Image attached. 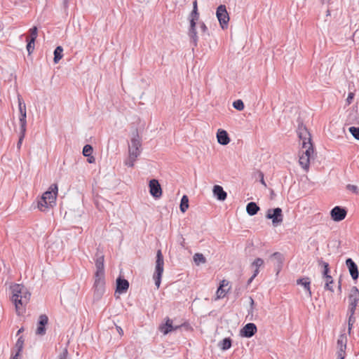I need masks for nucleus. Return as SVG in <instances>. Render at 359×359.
I'll use <instances>...</instances> for the list:
<instances>
[{"label":"nucleus","instance_id":"obj_1","mask_svg":"<svg viewBox=\"0 0 359 359\" xmlns=\"http://www.w3.org/2000/svg\"><path fill=\"white\" fill-rule=\"evenodd\" d=\"M95 267L96 271L95 273L94 278L95 282L94 287V298L97 300L100 299L104 292V255L97 249L95 254Z\"/></svg>","mask_w":359,"mask_h":359},{"label":"nucleus","instance_id":"obj_2","mask_svg":"<svg viewBox=\"0 0 359 359\" xmlns=\"http://www.w3.org/2000/svg\"><path fill=\"white\" fill-rule=\"evenodd\" d=\"M57 190V185L53 184L48 190L43 193L41 199L38 201V208L41 211H45L48 207H53L55 205Z\"/></svg>","mask_w":359,"mask_h":359},{"label":"nucleus","instance_id":"obj_3","mask_svg":"<svg viewBox=\"0 0 359 359\" xmlns=\"http://www.w3.org/2000/svg\"><path fill=\"white\" fill-rule=\"evenodd\" d=\"M299 139L302 141V154L309 158H312L314 149L311 142V135L306 127H299L298 129Z\"/></svg>","mask_w":359,"mask_h":359},{"label":"nucleus","instance_id":"obj_4","mask_svg":"<svg viewBox=\"0 0 359 359\" xmlns=\"http://www.w3.org/2000/svg\"><path fill=\"white\" fill-rule=\"evenodd\" d=\"M142 151V137L140 135L137 128H135L130 134V140L128 144V154L140 156Z\"/></svg>","mask_w":359,"mask_h":359},{"label":"nucleus","instance_id":"obj_5","mask_svg":"<svg viewBox=\"0 0 359 359\" xmlns=\"http://www.w3.org/2000/svg\"><path fill=\"white\" fill-rule=\"evenodd\" d=\"M199 19L198 11L192 10L189 15V20L190 22V27L189 29V36L191 39V43L194 47L197 46L198 44V36L196 32V22Z\"/></svg>","mask_w":359,"mask_h":359},{"label":"nucleus","instance_id":"obj_6","mask_svg":"<svg viewBox=\"0 0 359 359\" xmlns=\"http://www.w3.org/2000/svg\"><path fill=\"white\" fill-rule=\"evenodd\" d=\"M156 258V266L153 278L155 281V285L158 288L161 283L164 265L163 256L161 250H157Z\"/></svg>","mask_w":359,"mask_h":359},{"label":"nucleus","instance_id":"obj_7","mask_svg":"<svg viewBox=\"0 0 359 359\" xmlns=\"http://www.w3.org/2000/svg\"><path fill=\"white\" fill-rule=\"evenodd\" d=\"M216 16L222 29L228 27L229 22V15L225 5H219L216 11Z\"/></svg>","mask_w":359,"mask_h":359},{"label":"nucleus","instance_id":"obj_8","mask_svg":"<svg viewBox=\"0 0 359 359\" xmlns=\"http://www.w3.org/2000/svg\"><path fill=\"white\" fill-rule=\"evenodd\" d=\"M266 217L272 220L273 226H277L283 222V215L280 208H270L267 210Z\"/></svg>","mask_w":359,"mask_h":359},{"label":"nucleus","instance_id":"obj_9","mask_svg":"<svg viewBox=\"0 0 359 359\" xmlns=\"http://www.w3.org/2000/svg\"><path fill=\"white\" fill-rule=\"evenodd\" d=\"M349 305L348 309V313L355 314L356 306L359 302V290L354 286L351 288V293L348 296Z\"/></svg>","mask_w":359,"mask_h":359},{"label":"nucleus","instance_id":"obj_10","mask_svg":"<svg viewBox=\"0 0 359 359\" xmlns=\"http://www.w3.org/2000/svg\"><path fill=\"white\" fill-rule=\"evenodd\" d=\"M11 290L12 292V302L15 304L16 312L20 314V306H18L17 300L20 298L23 290H25V286L20 284H15L11 287Z\"/></svg>","mask_w":359,"mask_h":359},{"label":"nucleus","instance_id":"obj_11","mask_svg":"<svg viewBox=\"0 0 359 359\" xmlns=\"http://www.w3.org/2000/svg\"><path fill=\"white\" fill-rule=\"evenodd\" d=\"M347 215V210L341 206H335L330 211V216L334 222L342 221Z\"/></svg>","mask_w":359,"mask_h":359},{"label":"nucleus","instance_id":"obj_12","mask_svg":"<svg viewBox=\"0 0 359 359\" xmlns=\"http://www.w3.org/2000/svg\"><path fill=\"white\" fill-rule=\"evenodd\" d=\"M347 337L346 334H341L339 335L337 340V358L344 359L345 351L346 348Z\"/></svg>","mask_w":359,"mask_h":359},{"label":"nucleus","instance_id":"obj_13","mask_svg":"<svg viewBox=\"0 0 359 359\" xmlns=\"http://www.w3.org/2000/svg\"><path fill=\"white\" fill-rule=\"evenodd\" d=\"M48 323V318L46 314H41L39 317L37 326L36 330V334L43 336L46 332V325Z\"/></svg>","mask_w":359,"mask_h":359},{"label":"nucleus","instance_id":"obj_14","mask_svg":"<svg viewBox=\"0 0 359 359\" xmlns=\"http://www.w3.org/2000/svg\"><path fill=\"white\" fill-rule=\"evenodd\" d=\"M270 259L273 262L274 268L276 271V274L278 275L282 269L284 256L282 253L276 252L270 256Z\"/></svg>","mask_w":359,"mask_h":359},{"label":"nucleus","instance_id":"obj_15","mask_svg":"<svg viewBox=\"0 0 359 359\" xmlns=\"http://www.w3.org/2000/svg\"><path fill=\"white\" fill-rule=\"evenodd\" d=\"M150 194L156 198H158L162 195V189L158 181L156 179H152L149 183Z\"/></svg>","mask_w":359,"mask_h":359},{"label":"nucleus","instance_id":"obj_16","mask_svg":"<svg viewBox=\"0 0 359 359\" xmlns=\"http://www.w3.org/2000/svg\"><path fill=\"white\" fill-rule=\"evenodd\" d=\"M257 331L256 325L252 323H248L240 330V335L243 337L250 338L255 334Z\"/></svg>","mask_w":359,"mask_h":359},{"label":"nucleus","instance_id":"obj_17","mask_svg":"<svg viewBox=\"0 0 359 359\" xmlns=\"http://www.w3.org/2000/svg\"><path fill=\"white\" fill-rule=\"evenodd\" d=\"M346 266L348 269V272L353 280H356L359 276L358 267L351 258L346 259Z\"/></svg>","mask_w":359,"mask_h":359},{"label":"nucleus","instance_id":"obj_18","mask_svg":"<svg viewBox=\"0 0 359 359\" xmlns=\"http://www.w3.org/2000/svg\"><path fill=\"white\" fill-rule=\"evenodd\" d=\"M181 327L182 325H173L172 320L169 318H166L165 323L160 326L159 330L163 334H168L170 332L177 330Z\"/></svg>","mask_w":359,"mask_h":359},{"label":"nucleus","instance_id":"obj_19","mask_svg":"<svg viewBox=\"0 0 359 359\" xmlns=\"http://www.w3.org/2000/svg\"><path fill=\"white\" fill-rule=\"evenodd\" d=\"M129 287V282L121 277L116 279V293L123 294L127 292Z\"/></svg>","mask_w":359,"mask_h":359},{"label":"nucleus","instance_id":"obj_20","mask_svg":"<svg viewBox=\"0 0 359 359\" xmlns=\"http://www.w3.org/2000/svg\"><path fill=\"white\" fill-rule=\"evenodd\" d=\"M213 195L220 201H224L226 197L227 194L224 190L223 187L220 185H215L212 189Z\"/></svg>","mask_w":359,"mask_h":359},{"label":"nucleus","instance_id":"obj_21","mask_svg":"<svg viewBox=\"0 0 359 359\" xmlns=\"http://www.w3.org/2000/svg\"><path fill=\"white\" fill-rule=\"evenodd\" d=\"M217 138L218 142L222 145H226L230 142L228 133L222 129H219L217 133Z\"/></svg>","mask_w":359,"mask_h":359},{"label":"nucleus","instance_id":"obj_22","mask_svg":"<svg viewBox=\"0 0 359 359\" xmlns=\"http://www.w3.org/2000/svg\"><path fill=\"white\" fill-rule=\"evenodd\" d=\"M297 285H301L304 287V289L306 290V291L307 292L308 297L311 298L312 296V292L311 291V287H310V285H311L310 278L309 277L299 278L297 280Z\"/></svg>","mask_w":359,"mask_h":359},{"label":"nucleus","instance_id":"obj_23","mask_svg":"<svg viewBox=\"0 0 359 359\" xmlns=\"http://www.w3.org/2000/svg\"><path fill=\"white\" fill-rule=\"evenodd\" d=\"M30 297H31V293L25 287V290H23V292L22 294V295L20 296V298H19V299L17 300L18 306H20V305L23 306V305L27 304L30 299Z\"/></svg>","mask_w":359,"mask_h":359},{"label":"nucleus","instance_id":"obj_24","mask_svg":"<svg viewBox=\"0 0 359 359\" xmlns=\"http://www.w3.org/2000/svg\"><path fill=\"white\" fill-rule=\"evenodd\" d=\"M259 209V207L255 202H250L246 205V212L250 216L255 215Z\"/></svg>","mask_w":359,"mask_h":359},{"label":"nucleus","instance_id":"obj_25","mask_svg":"<svg viewBox=\"0 0 359 359\" xmlns=\"http://www.w3.org/2000/svg\"><path fill=\"white\" fill-rule=\"evenodd\" d=\"M232 340L230 337H226L219 342L218 346L222 351H226L231 347Z\"/></svg>","mask_w":359,"mask_h":359},{"label":"nucleus","instance_id":"obj_26","mask_svg":"<svg viewBox=\"0 0 359 359\" xmlns=\"http://www.w3.org/2000/svg\"><path fill=\"white\" fill-rule=\"evenodd\" d=\"M310 158H309L307 156H304V154L300 155L299 163L302 168L305 170L306 171L309 170V164H310Z\"/></svg>","mask_w":359,"mask_h":359},{"label":"nucleus","instance_id":"obj_27","mask_svg":"<svg viewBox=\"0 0 359 359\" xmlns=\"http://www.w3.org/2000/svg\"><path fill=\"white\" fill-rule=\"evenodd\" d=\"M63 48L62 46H59L55 48L54 50V57H53V62L55 64H57L59 62V61L62 59L63 54Z\"/></svg>","mask_w":359,"mask_h":359},{"label":"nucleus","instance_id":"obj_28","mask_svg":"<svg viewBox=\"0 0 359 359\" xmlns=\"http://www.w3.org/2000/svg\"><path fill=\"white\" fill-rule=\"evenodd\" d=\"M20 131L26 132L27 130V114H22L19 116Z\"/></svg>","mask_w":359,"mask_h":359},{"label":"nucleus","instance_id":"obj_29","mask_svg":"<svg viewBox=\"0 0 359 359\" xmlns=\"http://www.w3.org/2000/svg\"><path fill=\"white\" fill-rule=\"evenodd\" d=\"M189 208V198L187 195H184L180 201V209L182 212H185Z\"/></svg>","mask_w":359,"mask_h":359},{"label":"nucleus","instance_id":"obj_30","mask_svg":"<svg viewBox=\"0 0 359 359\" xmlns=\"http://www.w3.org/2000/svg\"><path fill=\"white\" fill-rule=\"evenodd\" d=\"M37 35L38 28L37 27L34 26L29 29V36L27 38V39L31 41V43H35Z\"/></svg>","mask_w":359,"mask_h":359},{"label":"nucleus","instance_id":"obj_31","mask_svg":"<svg viewBox=\"0 0 359 359\" xmlns=\"http://www.w3.org/2000/svg\"><path fill=\"white\" fill-rule=\"evenodd\" d=\"M318 264L323 268V278L330 276L328 274L330 272V266L327 262L323 261L322 259L318 261Z\"/></svg>","mask_w":359,"mask_h":359},{"label":"nucleus","instance_id":"obj_32","mask_svg":"<svg viewBox=\"0 0 359 359\" xmlns=\"http://www.w3.org/2000/svg\"><path fill=\"white\" fill-rule=\"evenodd\" d=\"M194 261L196 265H200L201 264H205L206 262V259L201 253H196L194 257Z\"/></svg>","mask_w":359,"mask_h":359},{"label":"nucleus","instance_id":"obj_33","mask_svg":"<svg viewBox=\"0 0 359 359\" xmlns=\"http://www.w3.org/2000/svg\"><path fill=\"white\" fill-rule=\"evenodd\" d=\"M137 158L138 156H137V155H134L133 154L132 155L128 154V158L125 161L124 163L128 167L132 168L134 166L135 162L136 161Z\"/></svg>","mask_w":359,"mask_h":359},{"label":"nucleus","instance_id":"obj_34","mask_svg":"<svg viewBox=\"0 0 359 359\" xmlns=\"http://www.w3.org/2000/svg\"><path fill=\"white\" fill-rule=\"evenodd\" d=\"M347 315L348 316V332L350 334L351 333V330L353 326V324L355 322V318L354 316V314H351V313H347Z\"/></svg>","mask_w":359,"mask_h":359},{"label":"nucleus","instance_id":"obj_35","mask_svg":"<svg viewBox=\"0 0 359 359\" xmlns=\"http://www.w3.org/2000/svg\"><path fill=\"white\" fill-rule=\"evenodd\" d=\"M326 280L325 285V289L327 290H330V292H333L334 289L332 287L333 284V279L331 276L324 278Z\"/></svg>","mask_w":359,"mask_h":359},{"label":"nucleus","instance_id":"obj_36","mask_svg":"<svg viewBox=\"0 0 359 359\" xmlns=\"http://www.w3.org/2000/svg\"><path fill=\"white\" fill-rule=\"evenodd\" d=\"M93 147L90 144H86L83 148V155L86 157H90L93 153Z\"/></svg>","mask_w":359,"mask_h":359},{"label":"nucleus","instance_id":"obj_37","mask_svg":"<svg viewBox=\"0 0 359 359\" xmlns=\"http://www.w3.org/2000/svg\"><path fill=\"white\" fill-rule=\"evenodd\" d=\"M264 260L262 258L255 259L251 264V267L259 269L264 265Z\"/></svg>","mask_w":359,"mask_h":359},{"label":"nucleus","instance_id":"obj_38","mask_svg":"<svg viewBox=\"0 0 359 359\" xmlns=\"http://www.w3.org/2000/svg\"><path fill=\"white\" fill-rule=\"evenodd\" d=\"M18 107H19L20 114H27L25 103L24 102L22 99L20 98V97H18Z\"/></svg>","mask_w":359,"mask_h":359},{"label":"nucleus","instance_id":"obj_39","mask_svg":"<svg viewBox=\"0 0 359 359\" xmlns=\"http://www.w3.org/2000/svg\"><path fill=\"white\" fill-rule=\"evenodd\" d=\"M24 341L25 340L22 336L18 339L15 346V347L17 349V351L22 352L24 346Z\"/></svg>","mask_w":359,"mask_h":359},{"label":"nucleus","instance_id":"obj_40","mask_svg":"<svg viewBox=\"0 0 359 359\" xmlns=\"http://www.w3.org/2000/svg\"><path fill=\"white\" fill-rule=\"evenodd\" d=\"M350 133L354 137L355 139L359 140V128L351 126L348 128Z\"/></svg>","mask_w":359,"mask_h":359},{"label":"nucleus","instance_id":"obj_41","mask_svg":"<svg viewBox=\"0 0 359 359\" xmlns=\"http://www.w3.org/2000/svg\"><path fill=\"white\" fill-rule=\"evenodd\" d=\"M233 107L238 111H242L244 109L245 105L241 100H237L233 102Z\"/></svg>","mask_w":359,"mask_h":359},{"label":"nucleus","instance_id":"obj_42","mask_svg":"<svg viewBox=\"0 0 359 359\" xmlns=\"http://www.w3.org/2000/svg\"><path fill=\"white\" fill-rule=\"evenodd\" d=\"M226 292H227V291L225 289L219 287L216 292L217 299L224 298L225 297Z\"/></svg>","mask_w":359,"mask_h":359},{"label":"nucleus","instance_id":"obj_43","mask_svg":"<svg viewBox=\"0 0 359 359\" xmlns=\"http://www.w3.org/2000/svg\"><path fill=\"white\" fill-rule=\"evenodd\" d=\"M27 50L29 54H31L34 49V43H31V41L27 39Z\"/></svg>","mask_w":359,"mask_h":359},{"label":"nucleus","instance_id":"obj_44","mask_svg":"<svg viewBox=\"0 0 359 359\" xmlns=\"http://www.w3.org/2000/svg\"><path fill=\"white\" fill-rule=\"evenodd\" d=\"M25 133L26 132H23L22 133V132L20 131V137H19L18 142L17 143V148H18V149H20V147H21L23 139L25 138Z\"/></svg>","mask_w":359,"mask_h":359},{"label":"nucleus","instance_id":"obj_45","mask_svg":"<svg viewBox=\"0 0 359 359\" xmlns=\"http://www.w3.org/2000/svg\"><path fill=\"white\" fill-rule=\"evenodd\" d=\"M346 189L355 194H358V188L355 185L349 184L346 186Z\"/></svg>","mask_w":359,"mask_h":359},{"label":"nucleus","instance_id":"obj_46","mask_svg":"<svg viewBox=\"0 0 359 359\" xmlns=\"http://www.w3.org/2000/svg\"><path fill=\"white\" fill-rule=\"evenodd\" d=\"M257 173H258V176H259V179H260V182H261L264 186L266 187V183H265L264 179V173H263L262 171H260V170H259V171L257 172Z\"/></svg>","mask_w":359,"mask_h":359},{"label":"nucleus","instance_id":"obj_47","mask_svg":"<svg viewBox=\"0 0 359 359\" xmlns=\"http://www.w3.org/2000/svg\"><path fill=\"white\" fill-rule=\"evenodd\" d=\"M68 352L67 349H65L62 353H61L59 356L58 359H68L67 358Z\"/></svg>","mask_w":359,"mask_h":359},{"label":"nucleus","instance_id":"obj_48","mask_svg":"<svg viewBox=\"0 0 359 359\" xmlns=\"http://www.w3.org/2000/svg\"><path fill=\"white\" fill-rule=\"evenodd\" d=\"M353 97H354V93H349L348 95V97L346 98V102L348 103V104H350L352 102Z\"/></svg>","mask_w":359,"mask_h":359},{"label":"nucleus","instance_id":"obj_49","mask_svg":"<svg viewBox=\"0 0 359 359\" xmlns=\"http://www.w3.org/2000/svg\"><path fill=\"white\" fill-rule=\"evenodd\" d=\"M200 28L202 32L206 33L208 32V27L203 22H200Z\"/></svg>","mask_w":359,"mask_h":359},{"label":"nucleus","instance_id":"obj_50","mask_svg":"<svg viewBox=\"0 0 359 359\" xmlns=\"http://www.w3.org/2000/svg\"><path fill=\"white\" fill-rule=\"evenodd\" d=\"M229 284V282L226 281V280H223L220 284H219V287H222V288H224L225 286H227Z\"/></svg>","mask_w":359,"mask_h":359},{"label":"nucleus","instance_id":"obj_51","mask_svg":"<svg viewBox=\"0 0 359 359\" xmlns=\"http://www.w3.org/2000/svg\"><path fill=\"white\" fill-rule=\"evenodd\" d=\"M259 270L257 269H255L254 271H253V273H252V278H255L257 275L259 274Z\"/></svg>","mask_w":359,"mask_h":359},{"label":"nucleus","instance_id":"obj_52","mask_svg":"<svg viewBox=\"0 0 359 359\" xmlns=\"http://www.w3.org/2000/svg\"><path fill=\"white\" fill-rule=\"evenodd\" d=\"M192 10H196V11H198V4H197V0H194L193 1V9Z\"/></svg>","mask_w":359,"mask_h":359},{"label":"nucleus","instance_id":"obj_53","mask_svg":"<svg viewBox=\"0 0 359 359\" xmlns=\"http://www.w3.org/2000/svg\"><path fill=\"white\" fill-rule=\"evenodd\" d=\"M21 352L16 351L15 354L13 356L12 359H19V356Z\"/></svg>","mask_w":359,"mask_h":359},{"label":"nucleus","instance_id":"obj_54","mask_svg":"<svg viewBox=\"0 0 359 359\" xmlns=\"http://www.w3.org/2000/svg\"><path fill=\"white\" fill-rule=\"evenodd\" d=\"M338 290L341 292V278H339L338 281Z\"/></svg>","mask_w":359,"mask_h":359},{"label":"nucleus","instance_id":"obj_55","mask_svg":"<svg viewBox=\"0 0 359 359\" xmlns=\"http://www.w3.org/2000/svg\"><path fill=\"white\" fill-rule=\"evenodd\" d=\"M88 161L90 163H92L95 161V158L93 156H90L88 157Z\"/></svg>","mask_w":359,"mask_h":359},{"label":"nucleus","instance_id":"obj_56","mask_svg":"<svg viewBox=\"0 0 359 359\" xmlns=\"http://www.w3.org/2000/svg\"><path fill=\"white\" fill-rule=\"evenodd\" d=\"M116 329H117L118 332L121 335H122V334H123V330H122V328H121V327H118V326H117V327H116Z\"/></svg>","mask_w":359,"mask_h":359},{"label":"nucleus","instance_id":"obj_57","mask_svg":"<svg viewBox=\"0 0 359 359\" xmlns=\"http://www.w3.org/2000/svg\"><path fill=\"white\" fill-rule=\"evenodd\" d=\"M331 0H320L322 4H330Z\"/></svg>","mask_w":359,"mask_h":359},{"label":"nucleus","instance_id":"obj_58","mask_svg":"<svg viewBox=\"0 0 359 359\" xmlns=\"http://www.w3.org/2000/svg\"><path fill=\"white\" fill-rule=\"evenodd\" d=\"M69 0H63V5L65 7H67Z\"/></svg>","mask_w":359,"mask_h":359},{"label":"nucleus","instance_id":"obj_59","mask_svg":"<svg viewBox=\"0 0 359 359\" xmlns=\"http://www.w3.org/2000/svg\"><path fill=\"white\" fill-rule=\"evenodd\" d=\"M255 278H252V276L248 279V285H250Z\"/></svg>","mask_w":359,"mask_h":359},{"label":"nucleus","instance_id":"obj_60","mask_svg":"<svg viewBox=\"0 0 359 359\" xmlns=\"http://www.w3.org/2000/svg\"><path fill=\"white\" fill-rule=\"evenodd\" d=\"M24 331V328L23 327H21L20 329L18 330V332H17V335L20 334L21 332H22Z\"/></svg>","mask_w":359,"mask_h":359},{"label":"nucleus","instance_id":"obj_61","mask_svg":"<svg viewBox=\"0 0 359 359\" xmlns=\"http://www.w3.org/2000/svg\"><path fill=\"white\" fill-rule=\"evenodd\" d=\"M250 304L252 306L254 304V300L252 297H250Z\"/></svg>","mask_w":359,"mask_h":359},{"label":"nucleus","instance_id":"obj_62","mask_svg":"<svg viewBox=\"0 0 359 359\" xmlns=\"http://www.w3.org/2000/svg\"><path fill=\"white\" fill-rule=\"evenodd\" d=\"M250 304L252 306L254 304V300L252 297H250Z\"/></svg>","mask_w":359,"mask_h":359},{"label":"nucleus","instance_id":"obj_63","mask_svg":"<svg viewBox=\"0 0 359 359\" xmlns=\"http://www.w3.org/2000/svg\"><path fill=\"white\" fill-rule=\"evenodd\" d=\"M330 15V11L328 9V10H327L326 15L328 16Z\"/></svg>","mask_w":359,"mask_h":359}]
</instances>
